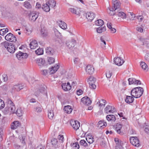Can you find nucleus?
I'll return each instance as SVG.
<instances>
[{
  "mask_svg": "<svg viewBox=\"0 0 149 149\" xmlns=\"http://www.w3.org/2000/svg\"><path fill=\"white\" fill-rule=\"evenodd\" d=\"M144 90L141 87H137L133 89L131 91V95L136 98L140 97L143 94Z\"/></svg>",
  "mask_w": 149,
  "mask_h": 149,
  "instance_id": "f257e3e1",
  "label": "nucleus"
},
{
  "mask_svg": "<svg viewBox=\"0 0 149 149\" xmlns=\"http://www.w3.org/2000/svg\"><path fill=\"white\" fill-rule=\"evenodd\" d=\"M2 45L6 48L10 53H14L16 50L15 45L11 43H9L7 41H5L2 43Z\"/></svg>",
  "mask_w": 149,
  "mask_h": 149,
  "instance_id": "f03ea898",
  "label": "nucleus"
},
{
  "mask_svg": "<svg viewBox=\"0 0 149 149\" xmlns=\"http://www.w3.org/2000/svg\"><path fill=\"white\" fill-rule=\"evenodd\" d=\"M6 102L7 104L8 111L12 113H15V107L11 100L9 99H7Z\"/></svg>",
  "mask_w": 149,
  "mask_h": 149,
  "instance_id": "7ed1b4c3",
  "label": "nucleus"
},
{
  "mask_svg": "<svg viewBox=\"0 0 149 149\" xmlns=\"http://www.w3.org/2000/svg\"><path fill=\"white\" fill-rule=\"evenodd\" d=\"M130 140V143L133 146L139 147L140 146V143L138 138L136 136L131 137Z\"/></svg>",
  "mask_w": 149,
  "mask_h": 149,
  "instance_id": "20e7f679",
  "label": "nucleus"
},
{
  "mask_svg": "<svg viewBox=\"0 0 149 149\" xmlns=\"http://www.w3.org/2000/svg\"><path fill=\"white\" fill-rule=\"evenodd\" d=\"M30 13L29 14V20L32 22L35 21L38 17V15L36 11H30Z\"/></svg>",
  "mask_w": 149,
  "mask_h": 149,
  "instance_id": "39448f33",
  "label": "nucleus"
},
{
  "mask_svg": "<svg viewBox=\"0 0 149 149\" xmlns=\"http://www.w3.org/2000/svg\"><path fill=\"white\" fill-rule=\"evenodd\" d=\"M95 81V78L91 76L88 79V82L89 84V87L93 89L96 88V86L94 84Z\"/></svg>",
  "mask_w": 149,
  "mask_h": 149,
  "instance_id": "423d86ee",
  "label": "nucleus"
},
{
  "mask_svg": "<svg viewBox=\"0 0 149 149\" xmlns=\"http://www.w3.org/2000/svg\"><path fill=\"white\" fill-rule=\"evenodd\" d=\"M6 40L11 42H15L16 41V39L11 33H9L7 34L5 37Z\"/></svg>",
  "mask_w": 149,
  "mask_h": 149,
  "instance_id": "0eeeda50",
  "label": "nucleus"
},
{
  "mask_svg": "<svg viewBox=\"0 0 149 149\" xmlns=\"http://www.w3.org/2000/svg\"><path fill=\"white\" fill-rule=\"evenodd\" d=\"M104 112L107 114L113 113L116 111V109L113 107L108 105L104 109Z\"/></svg>",
  "mask_w": 149,
  "mask_h": 149,
  "instance_id": "6e6552de",
  "label": "nucleus"
},
{
  "mask_svg": "<svg viewBox=\"0 0 149 149\" xmlns=\"http://www.w3.org/2000/svg\"><path fill=\"white\" fill-rule=\"evenodd\" d=\"M41 94L43 95H46L47 94V91L44 87H40L35 93L36 95L37 96H39Z\"/></svg>",
  "mask_w": 149,
  "mask_h": 149,
  "instance_id": "1a4fd4ad",
  "label": "nucleus"
},
{
  "mask_svg": "<svg viewBox=\"0 0 149 149\" xmlns=\"http://www.w3.org/2000/svg\"><path fill=\"white\" fill-rule=\"evenodd\" d=\"M70 124L73 128L75 130H77L80 127V123L77 120H71Z\"/></svg>",
  "mask_w": 149,
  "mask_h": 149,
  "instance_id": "9d476101",
  "label": "nucleus"
},
{
  "mask_svg": "<svg viewBox=\"0 0 149 149\" xmlns=\"http://www.w3.org/2000/svg\"><path fill=\"white\" fill-rule=\"evenodd\" d=\"M81 102L84 104L88 106L91 103V101L90 99L87 96H85L81 99Z\"/></svg>",
  "mask_w": 149,
  "mask_h": 149,
  "instance_id": "9b49d317",
  "label": "nucleus"
},
{
  "mask_svg": "<svg viewBox=\"0 0 149 149\" xmlns=\"http://www.w3.org/2000/svg\"><path fill=\"white\" fill-rule=\"evenodd\" d=\"M113 5L112 8L114 9V10H116V11L120 10V4L116 0L113 1Z\"/></svg>",
  "mask_w": 149,
  "mask_h": 149,
  "instance_id": "f8f14e48",
  "label": "nucleus"
},
{
  "mask_svg": "<svg viewBox=\"0 0 149 149\" xmlns=\"http://www.w3.org/2000/svg\"><path fill=\"white\" fill-rule=\"evenodd\" d=\"M23 88L21 84H17L15 85H13L11 88V91L14 92V91H19Z\"/></svg>",
  "mask_w": 149,
  "mask_h": 149,
  "instance_id": "ddd939ff",
  "label": "nucleus"
},
{
  "mask_svg": "<svg viewBox=\"0 0 149 149\" xmlns=\"http://www.w3.org/2000/svg\"><path fill=\"white\" fill-rule=\"evenodd\" d=\"M86 71L87 73L89 74H92L94 72V68L92 65H88L86 68Z\"/></svg>",
  "mask_w": 149,
  "mask_h": 149,
  "instance_id": "4468645a",
  "label": "nucleus"
},
{
  "mask_svg": "<svg viewBox=\"0 0 149 149\" xmlns=\"http://www.w3.org/2000/svg\"><path fill=\"white\" fill-rule=\"evenodd\" d=\"M86 139L89 144L93 143L94 141L93 136L91 135L90 134H88L86 135ZM89 145H90V144H89Z\"/></svg>",
  "mask_w": 149,
  "mask_h": 149,
  "instance_id": "2eb2a0df",
  "label": "nucleus"
},
{
  "mask_svg": "<svg viewBox=\"0 0 149 149\" xmlns=\"http://www.w3.org/2000/svg\"><path fill=\"white\" fill-rule=\"evenodd\" d=\"M114 62L116 65L120 66L123 64L124 61L121 59L120 57H117L114 58Z\"/></svg>",
  "mask_w": 149,
  "mask_h": 149,
  "instance_id": "dca6fc26",
  "label": "nucleus"
},
{
  "mask_svg": "<svg viewBox=\"0 0 149 149\" xmlns=\"http://www.w3.org/2000/svg\"><path fill=\"white\" fill-rule=\"evenodd\" d=\"M128 81L129 84H141V81L139 80H136L134 78H131L128 79Z\"/></svg>",
  "mask_w": 149,
  "mask_h": 149,
  "instance_id": "f3484780",
  "label": "nucleus"
},
{
  "mask_svg": "<svg viewBox=\"0 0 149 149\" xmlns=\"http://www.w3.org/2000/svg\"><path fill=\"white\" fill-rule=\"evenodd\" d=\"M61 86L63 89L65 91L70 90L71 88V86L69 82L63 83Z\"/></svg>",
  "mask_w": 149,
  "mask_h": 149,
  "instance_id": "a211bd4d",
  "label": "nucleus"
},
{
  "mask_svg": "<svg viewBox=\"0 0 149 149\" xmlns=\"http://www.w3.org/2000/svg\"><path fill=\"white\" fill-rule=\"evenodd\" d=\"M95 16V14L92 12L87 13L86 14V18L90 22H91Z\"/></svg>",
  "mask_w": 149,
  "mask_h": 149,
  "instance_id": "6ab92c4d",
  "label": "nucleus"
},
{
  "mask_svg": "<svg viewBox=\"0 0 149 149\" xmlns=\"http://www.w3.org/2000/svg\"><path fill=\"white\" fill-rule=\"evenodd\" d=\"M35 61L36 63L40 67L43 66L45 63V60L42 58H38L35 59Z\"/></svg>",
  "mask_w": 149,
  "mask_h": 149,
  "instance_id": "aec40b11",
  "label": "nucleus"
},
{
  "mask_svg": "<svg viewBox=\"0 0 149 149\" xmlns=\"http://www.w3.org/2000/svg\"><path fill=\"white\" fill-rule=\"evenodd\" d=\"M20 125V123L18 121H14L11 125V128L12 129L15 130Z\"/></svg>",
  "mask_w": 149,
  "mask_h": 149,
  "instance_id": "412c9836",
  "label": "nucleus"
},
{
  "mask_svg": "<svg viewBox=\"0 0 149 149\" xmlns=\"http://www.w3.org/2000/svg\"><path fill=\"white\" fill-rule=\"evenodd\" d=\"M30 47L31 49H34L38 46V43L35 40H33L29 44Z\"/></svg>",
  "mask_w": 149,
  "mask_h": 149,
  "instance_id": "4be33fe9",
  "label": "nucleus"
},
{
  "mask_svg": "<svg viewBox=\"0 0 149 149\" xmlns=\"http://www.w3.org/2000/svg\"><path fill=\"white\" fill-rule=\"evenodd\" d=\"M63 110L65 113L70 114L72 112V109L71 106L70 105H67L64 107Z\"/></svg>",
  "mask_w": 149,
  "mask_h": 149,
  "instance_id": "5701e85b",
  "label": "nucleus"
},
{
  "mask_svg": "<svg viewBox=\"0 0 149 149\" xmlns=\"http://www.w3.org/2000/svg\"><path fill=\"white\" fill-rule=\"evenodd\" d=\"M46 53L49 55H53L55 52L54 50L50 47H47L46 49Z\"/></svg>",
  "mask_w": 149,
  "mask_h": 149,
  "instance_id": "b1692460",
  "label": "nucleus"
},
{
  "mask_svg": "<svg viewBox=\"0 0 149 149\" xmlns=\"http://www.w3.org/2000/svg\"><path fill=\"white\" fill-rule=\"evenodd\" d=\"M106 118L108 121H111V122H115L116 119L115 116L113 115H107Z\"/></svg>",
  "mask_w": 149,
  "mask_h": 149,
  "instance_id": "393cba45",
  "label": "nucleus"
},
{
  "mask_svg": "<svg viewBox=\"0 0 149 149\" xmlns=\"http://www.w3.org/2000/svg\"><path fill=\"white\" fill-rule=\"evenodd\" d=\"M117 13L116 15H117L118 17H120L121 18L124 19L126 18V15L123 12L120 11V10L119 11L118 10L117 11Z\"/></svg>",
  "mask_w": 149,
  "mask_h": 149,
  "instance_id": "a878e982",
  "label": "nucleus"
},
{
  "mask_svg": "<svg viewBox=\"0 0 149 149\" xmlns=\"http://www.w3.org/2000/svg\"><path fill=\"white\" fill-rule=\"evenodd\" d=\"M42 8L43 10L46 12H48L50 10V7L47 2L42 5Z\"/></svg>",
  "mask_w": 149,
  "mask_h": 149,
  "instance_id": "bb28decb",
  "label": "nucleus"
},
{
  "mask_svg": "<svg viewBox=\"0 0 149 149\" xmlns=\"http://www.w3.org/2000/svg\"><path fill=\"white\" fill-rule=\"evenodd\" d=\"M122 128V125L120 124H118L116 125L115 128V130L118 134L120 135H123V133L122 132H121L120 130Z\"/></svg>",
  "mask_w": 149,
  "mask_h": 149,
  "instance_id": "cd10ccee",
  "label": "nucleus"
},
{
  "mask_svg": "<svg viewBox=\"0 0 149 149\" xmlns=\"http://www.w3.org/2000/svg\"><path fill=\"white\" fill-rule=\"evenodd\" d=\"M75 44V40H73L71 41H70L66 43L67 47L70 49L74 47Z\"/></svg>",
  "mask_w": 149,
  "mask_h": 149,
  "instance_id": "c85d7f7f",
  "label": "nucleus"
},
{
  "mask_svg": "<svg viewBox=\"0 0 149 149\" xmlns=\"http://www.w3.org/2000/svg\"><path fill=\"white\" fill-rule=\"evenodd\" d=\"M50 7L54 8L56 6V2L54 0H49L46 2Z\"/></svg>",
  "mask_w": 149,
  "mask_h": 149,
  "instance_id": "c756f323",
  "label": "nucleus"
},
{
  "mask_svg": "<svg viewBox=\"0 0 149 149\" xmlns=\"http://www.w3.org/2000/svg\"><path fill=\"white\" fill-rule=\"evenodd\" d=\"M134 97L130 96L127 95L125 99V101L127 103H132L134 100Z\"/></svg>",
  "mask_w": 149,
  "mask_h": 149,
  "instance_id": "7c9ffc66",
  "label": "nucleus"
},
{
  "mask_svg": "<svg viewBox=\"0 0 149 149\" xmlns=\"http://www.w3.org/2000/svg\"><path fill=\"white\" fill-rule=\"evenodd\" d=\"M59 66L58 65H56L54 67H52L50 70V72L51 74H54L58 70L59 68Z\"/></svg>",
  "mask_w": 149,
  "mask_h": 149,
  "instance_id": "2f4dec72",
  "label": "nucleus"
},
{
  "mask_svg": "<svg viewBox=\"0 0 149 149\" xmlns=\"http://www.w3.org/2000/svg\"><path fill=\"white\" fill-rule=\"evenodd\" d=\"M59 26L62 29H65L67 28V25L64 22L61 20L59 21Z\"/></svg>",
  "mask_w": 149,
  "mask_h": 149,
  "instance_id": "473e14b6",
  "label": "nucleus"
},
{
  "mask_svg": "<svg viewBox=\"0 0 149 149\" xmlns=\"http://www.w3.org/2000/svg\"><path fill=\"white\" fill-rule=\"evenodd\" d=\"M69 10L73 14L79 16L80 12L74 8H71L69 9Z\"/></svg>",
  "mask_w": 149,
  "mask_h": 149,
  "instance_id": "72a5a7b5",
  "label": "nucleus"
},
{
  "mask_svg": "<svg viewBox=\"0 0 149 149\" xmlns=\"http://www.w3.org/2000/svg\"><path fill=\"white\" fill-rule=\"evenodd\" d=\"M107 12L110 15H116L117 13V11L116 10H114V9L112 8L111 9L109 8L108 9H107Z\"/></svg>",
  "mask_w": 149,
  "mask_h": 149,
  "instance_id": "f704fd0d",
  "label": "nucleus"
},
{
  "mask_svg": "<svg viewBox=\"0 0 149 149\" xmlns=\"http://www.w3.org/2000/svg\"><path fill=\"white\" fill-rule=\"evenodd\" d=\"M140 65L142 68L144 70L146 71L148 70V66L145 62H141L140 63Z\"/></svg>",
  "mask_w": 149,
  "mask_h": 149,
  "instance_id": "c9c22d12",
  "label": "nucleus"
},
{
  "mask_svg": "<svg viewBox=\"0 0 149 149\" xmlns=\"http://www.w3.org/2000/svg\"><path fill=\"white\" fill-rule=\"evenodd\" d=\"M106 27L105 26L102 27H100L97 29V31L98 33H101L102 32L106 31Z\"/></svg>",
  "mask_w": 149,
  "mask_h": 149,
  "instance_id": "e433bc0d",
  "label": "nucleus"
},
{
  "mask_svg": "<svg viewBox=\"0 0 149 149\" xmlns=\"http://www.w3.org/2000/svg\"><path fill=\"white\" fill-rule=\"evenodd\" d=\"M41 33L43 37H46L48 35V34L47 30L44 29H41Z\"/></svg>",
  "mask_w": 149,
  "mask_h": 149,
  "instance_id": "4c0bfd02",
  "label": "nucleus"
},
{
  "mask_svg": "<svg viewBox=\"0 0 149 149\" xmlns=\"http://www.w3.org/2000/svg\"><path fill=\"white\" fill-rule=\"evenodd\" d=\"M104 21L101 19H99L95 22L96 25L98 26H102L104 24Z\"/></svg>",
  "mask_w": 149,
  "mask_h": 149,
  "instance_id": "58836bf2",
  "label": "nucleus"
},
{
  "mask_svg": "<svg viewBox=\"0 0 149 149\" xmlns=\"http://www.w3.org/2000/svg\"><path fill=\"white\" fill-rule=\"evenodd\" d=\"M54 113L53 110H50L49 111L48 113V116L49 118L51 119H52L54 116Z\"/></svg>",
  "mask_w": 149,
  "mask_h": 149,
  "instance_id": "ea45409f",
  "label": "nucleus"
},
{
  "mask_svg": "<svg viewBox=\"0 0 149 149\" xmlns=\"http://www.w3.org/2000/svg\"><path fill=\"white\" fill-rule=\"evenodd\" d=\"M100 40H101L102 43H101V45L102 48L104 49L105 47V45H106V42L104 38L101 37L100 38Z\"/></svg>",
  "mask_w": 149,
  "mask_h": 149,
  "instance_id": "a19ab883",
  "label": "nucleus"
},
{
  "mask_svg": "<svg viewBox=\"0 0 149 149\" xmlns=\"http://www.w3.org/2000/svg\"><path fill=\"white\" fill-rule=\"evenodd\" d=\"M35 52L36 54L40 55L42 54L43 53V50L42 48H39L35 51Z\"/></svg>",
  "mask_w": 149,
  "mask_h": 149,
  "instance_id": "79ce46f5",
  "label": "nucleus"
},
{
  "mask_svg": "<svg viewBox=\"0 0 149 149\" xmlns=\"http://www.w3.org/2000/svg\"><path fill=\"white\" fill-rule=\"evenodd\" d=\"M15 113L17 116L20 117L22 116L23 114V111L22 109L21 108H18Z\"/></svg>",
  "mask_w": 149,
  "mask_h": 149,
  "instance_id": "37998d69",
  "label": "nucleus"
},
{
  "mask_svg": "<svg viewBox=\"0 0 149 149\" xmlns=\"http://www.w3.org/2000/svg\"><path fill=\"white\" fill-rule=\"evenodd\" d=\"M80 144L85 147H87L88 146V144L84 140H81L79 142Z\"/></svg>",
  "mask_w": 149,
  "mask_h": 149,
  "instance_id": "c03bdc74",
  "label": "nucleus"
},
{
  "mask_svg": "<svg viewBox=\"0 0 149 149\" xmlns=\"http://www.w3.org/2000/svg\"><path fill=\"white\" fill-rule=\"evenodd\" d=\"M8 31V28L3 29L0 30V35L3 36Z\"/></svg>",
  "mask_w": 149,
  "mask_h": 149,
  "instance_id": "a18cd8bd",
  "label": "nucleus"
},
{
  "mask_svg": "<svg viewBox=\"0 0 149 149\" xmlns=\"http://www.w3.org/2000/svg\"><path fill=\"white\" fill-rule=\"evenodd\" d=\"M29 149H35V145L33 143V141H31L29 142Z\"/></svg>",
  "mask_w": 149,
  "mask_h": 149,
  "instance_id": "49530a36",
  "label": "nucleus"
},
{
  "mask_svg": "<svg viewBox=\"0 0 149 149\" xmlns=\"http://www.w3.org/2000/svg\"><path fill=\"white\" fill-rule=\"evenodd\" d=\"M22 52L19 51L16 54V57L19 60H22Z\"/></svg>",
  "mask_w": 149,
  "mask_h": 149,
  "instance_id": "de8ad7c7",
  "label": "nucleus"
},
{
  "mask_svg": "<svg viewBox=\"0 0 149 149\" xmlns=\"http://www.w3.org/2000/svg\"><path fill=\"white\" fill-rule=\"evenodd\" d=\"M33 131H31L30 132L29 135V141H34V139L33 136Z\"/></svg>",
  "mask_w": 149,
  "mask_h": 149,
  "instance_id": "09e8293b",
  "label": "nucleus"
},
{
  "mask_svg": "<svg viewBox=\"0 0 149 149\" xmlns=\"http://www.w3.org/2000/svg\"><path fill=\"white\" fill-rule=\"evenodd\" d=\"M48 62L49 63L51 64L54 62L55 59L52 57H48L47 58Z\"/></svg>",
  "mask_w": 149,
  "mask_h": 149,
  "instance_id": "8fccbe9b",
  "label": "nucleus"
},
{
  "mask_svg": "<svg viewBox=\"0 0 149 149\" xmlns=\"http://www.w3.org/2000/svg\"><path fill=\"white\" fill-rule=\"evenodd\" d=\"M5 104L4 102L2 100L0 99V109L3 108Z\"/></svg>",
  "mask_w": 149,
  "mask_h": 149,
  "instance_id": "3c124183",
  "label": "nucleus"
},
{
  "mask_svg": "<svg viewBox=\"0 0 149 149\" xmlns=\"http://www.w3.org/2000/svg\"><path fill=\"white\" fill-rule=\"evenodd\" d=\"M2 78L4 81L6 82L8 80V77L6 74H3L2 76Z\"/></svg>",
  "mask_w": 149,
  "mask_h": 149,
  "instance_id": "603ef678",
  "label": "nucleus"
},
{
  "mask_svg": "<svg viewBox=\"0 0 149 149\" xmlns=\"http://www.w3.org/2000/svg\"><path fill=\"white\" fill-rule=\"evenodd\" d=\"M136 18L139 22H141L144 19V17L143 16L139 15L136 17Z\"/></svg>",
  "mask_w": 149,
  "mask_h": 149,
  "instance_id": "864d4df0",
  "label": "nucleus"
},
{
  "mask_svg": "<svg viewBox=\"0 0 149 149\" xmlns=\"http://www.w3.org/2000/svg\"><path fill=\"white\" fill-rule=\"evenodd\" d=\"M72 146L74 147V149H78L79 147V145L78 144V142L73 143V144Z\"/></svg>",
  "mask_w": 149,
  "mask_h": 149,
  "instance_id": "5fc2aeb1",
  "label": "nucleus"
},
{
  "mask_svg": "<svg viewBox=\"0 0 149 149\" xmlns=\"http://www.w3.org/2000/svg\"><path fill=\"white\" fill-rule=\"evenodd\" d=\"M145 60L149 62V52L146 53L144 57Z\"/></svg>",
  "mask_w": 149,
  "mask_h": 149,
  "instance_id": "6e6d98bb",
  "label": "nucleus"
},
{
  "mask_svg": "<svg viewBox=\"0 0 149 149\" xmlns=\"http://www.w3.org/2000/svg\"><path fill=\"white\" fill-rule=\"evenodd\" d=\"M35 111H36L38 113L42 111V109L41 108L39 107H38L34 108Z\"/></svg>",
  "mask_w": 149,
  "mask_h": 149,
  "instance_id": "4d7b16f0",
  "label": "nucleus"
},
{
  "mask_svg": "<svg viewBox=\"0 0 149 149\" xmlns=\"http://www.w3.org/2000/svg\"><path fill=\"white\" fill-rule=\"evenodd\" d=\"M58 139L62 143L64 141V137L63 135H59L58 136Z\"/></svg>",
  "mask_w": 149,
  "mask_h": 149,
  "instance_id": "13d9d810",
  "label": "nucleus"
},
{
  "mask_svg": "<svg viewBox=\"0 0 149 149\" xmlns=\"http://www.w3.org/2000/svg\"><path fill=\"white\" fill-rule=\"evenodd\" d=\"M112 72L110 71L107 72L106 73V76L107 78H110L112 75Z\"/></svg>",
  "mask_w": 149,
  "mask_h": 149,
  "instance_id": "bf43d9fd",
  "label": "nucleus"
},
{
  "mask_svg": "<svg viewBox=\"0 0 149 149\" xmlns=\"http://www.w3.org/2000/svg\"><path fill=\"white\" fill-rule=\"evenodd\" d=\"M51 142L52 145H55L57 144V141L56 139H53L51 140Z\"/></svg>",
  "mask_w": 149,
  "mask_h": 149,
  "instance_id": "052dcab7",
  "label": "nucleus"
},
{
  "mask_svg": "<svg viewBox=\"0 0 149 149\" xmlns=\"http://www.w3.org/2000/svg\"><path fill=\"white\" fill-rule=\"evenodd\" d=\"M41 72V74L44 75H46L47 74V70H42Z\"/></svg>",
  "mask_w": 149,
  "mask_h": 149,
  "instance_id": "680f3d73",
  "label": "nucleus"
},
{
  "mask_svg": "<svg viewBox=\"0 0 149 149\" xmlns=\"http://www.w3.org/2000/svg\"><path fill=\"white\" fill-rule=\"evenodd\" d=\"M114 141L116 144V145H118L121 144L120 141L118 138H115L114 139Z\"/></svg>",
  "mask_w": 149,
  "mask_h": 149,
  "instance_id": "e2e57ef3",
  "label": "nucleus"
},
{
  "mask_svg": "<svg viewBox=\"0 0 149 149\" xmlns=\"http://www.w3.org/2000/svg\"><path fill=\"white\" fill-rule=\"evenodd\" d=\"M28 56V55L26 53L22 52V59L27 58Z\"/></svg>",
  "mask_w": 149,
  "mask_h": 149,
  "instance_id": "0e129e2a",
  "label": "nucleus"
},
{
  "mask_svg": "<svg viewBox=\"0 0 149 149\" xmlns=\"http://www.w3.org/2000/svg\"><path fill=\"white\" fill-rule=\"evenodd\" d=\"M80 60L78 58H75L74 59V64H77L79 62Z\"/></svg>",
  "mask_w": 149,
  "mask_h": 149,
  "instance_id": "69168bd1",
  "label": "nucleus"
},
{
  "mask_svg": "<svg viewBox=\"0 0 149 149\" xmlns=\"http://www.w3.org/2000/svg\"><path fill=\"white\" fill-rule=\"evenodd\" d=\"M145 131L147 133H149V126L146 125L145 127Z\"/></svg>",
  "mask_w": 149,
  "mask_h": 149,
  "instance_id": "338daca9",
  "label": "nucleus"
},
{
  "mask_svg": "<svg viewBox=\"0 0 149 149\" xmlns=\"http://www.w3.org/2000/svg\"><path fill=\"white\" fill-rule=\"evenodd\" d=\"M116 149H123L121 144L117 145L116 146Z\"/></svg>",
  "mask_w": 149,
  "mask_h": 149,
  "instance_id": "774afa93",
  "label": "nucleus"
}]
</instances>
